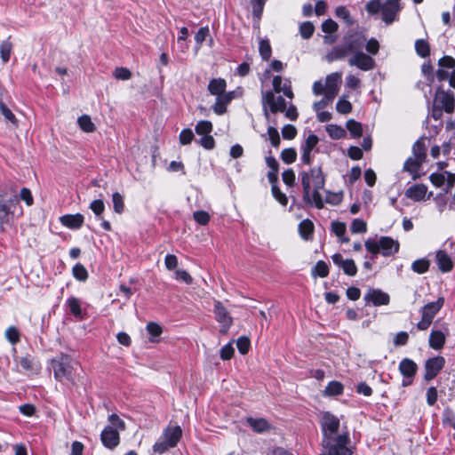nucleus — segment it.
Instances as JSON below:
<instances>
[{"label":"nucleus","mask_w":455,"mask_h":455,"mask_svg":"<svg viewBox=\"0 0 455 455\" xmlns=\"http://www.w3.org/2000/svg\"><path fill=\"white\" fill-rule=\"evenodd\" d=\"M320 427L322 430L323 452L320 455H352L353 451L348 447L350 437L348 432L338 434L340 427L339 418L329 411L321 415Z\"/></svg>","instance_id":"f257e3e1"},{"label":"nucleus","mask_w":455,"mask_h":455,"mask_svg":"<svg viewBox=\"0 0 455 455\" xmlns=\"http://www.w3.org/2000/svg\"><path fill=\"white\" fill-rule=\"evenodd\" d=\"M299 178L303 188V200L307 204L317 209L323 208V199L320 190L325 184V176L320 166H315L309 171L299 172Z\"/></svg>","instance_id":"f03ea898"},{"label":"nucleus","mask_w":455,"mask_h":455,"mask_svg":"<svg viewBox=\"0 0 455 455\" xmlns=\"http://www.w3.org/2000/svg\"><path fill=\"white\" fill-rule=\"evenodd\" d=\"M400 0H371L365 5V10L370 14L381 12L382 20L387 24H391L400 12Z\"/></svg>","instance_id":"7ed1b4c3"},{"label":"nucleus","mask_w":455,"mask_h":455,"mask_svg":"<svg viewBox=\"0 0 455 455\" xmlns=\"http://www.w3.org/2000/svg\"><path fill=\"white\" fill-rule=\"evenodd\" d=\"M181 436V427L178 425L169 424L163 430V433L157 442L153 445L154 452L163 454L169 449L176 447Z\"/></svg>","instance_id":"20e7f679"},{"label":"nucleus","mask_w":455,"mask_h":455,"mask_svg":"<svg viewBox=\"0 0 455 455\" xmlns=\"http://www.w3.org/2000/svg\"><path fill=\"white\" fill-rule=\"evenodd\" d=\"M365 246L371 254L383 253L384 255H390L397 253L399 250L398 242L388 236L368 239L365 242Z\"/></svg>","instance_id":"39448f33"},{"label":"nucleus","mask_w":455,"mask_h":455,"mask_svg":"<svg viewBox=\"0 0 455 455\" xmlns=\"http://www.w3.org/2000/svg\"><path fill=\"white\" fill-rule=\"evenodd\" d=\"M262 105L264 116L268 123H275L271 120L269 112L277 113L284 112L286 108V102L282 96L275 97L272 91H267L262 93Z\"/></svg>","instance_id":"423d86ee"},{"label":"nucleus","mask_w":455,"mask_h":455,"mask_svg":"<svg viewBox=\"0 0 455 455\" xmlns=\"http://www.w3.org/2000/svg\"><path fill=\"white\" fill-rule=\"evenodd\" d=\"M16 204L15 199L0 198V229L2 231L4 230L6 225H11L14 214L12 209L16 206Z\"/></svg>","instance_id":"0eeeda50"},{"label":"nucleus","mask_w":455,"mask_h":455,"mask_svg":"<svg viewBox=\"0 0 455 455\" xmlns=\"http://www.w3.org/2000/svg\"><path fill=\"white\" fill-rule=\"evenodd\" d=\"M213 312L216 321L220 324V331L226 334L233 323L232 317L229 315L227 308L220 301L215 302Z\"/></svg>","instance_id":"6e6552de"},{"label":"nucleus","mask_w":455,"mask_h":455,"mask_svg":"<svg viewBox=\"0 0 455 455\" xmlns=\"http://www.w3.org/2000/svg\"><path fill=\"white\" fill-rule=\"evenodd\" d=\"M418 366L414 361L409 358H403L399 363V371L403 375V387L412 384L414 376L416 375Z\"/></svg>","instance_id":"1a4fd4ad"},{"label":"nucleus","mask_w":455,"mask_h":455,"mask_svg":"<svg viewBox=\"0 0 455 455\" xmlns=\"http://www.w3.org/2000/svg\"><path fill=\"white\" fill-rule=\"evenodd\" d=\"M348 64L351 67H356L363 71L371 70L375 67L374 60L363 52H355L354 55L349 58Z\"/></svg>","instance_id":"9d476101"},{"label":"nucleus","mask_w":455,"mask_h":455,"mask_svg":"<svg viewBox=\"0 0 455 455\" xmlns=\"http://www.w3.org/2000/svg\"><path fill=\"white\" fill-rule=\"evenodd\" d=\"M434 104L442 108L445 112L451 113L454 109V97L452 93L438 89L435 95Z\"/></svg>","instance_id":"9b49d317"},{"label":"nucleus","mask_w":455,"mask_h":455,"mask_svg":"<svg viewBox=\"0 0 455 455\" xmlns=\"http://www.w3.org/2000/svg\"><path fill=\"white\" fill-rule=\"evenodd\" d=\"M445 359L443 356H435L428 359L425 363V379L429 381L433 379L443 368Z\"/></svg>","instance_id":"f8f14e48"},{"label":"nucleus","mask_w":455,"mask_h":455,"mask_svg":"<svg viewBox=\"0 0 455 455\" xmlns=\"http://www.w3.org/2000/svg\"><path fill=\"white\" fill-rule=\"evenodd\" d=\"M363 299L366 303H371L375 307H379L387 305L390 301V297L387 293L379 289L371 288L365 292Z\"/></svg>","instance_id":"ddd939ff"},{"label":"nucleus","mask_w":455,"mask_h":455,"mask_svg":"<svg viewBox=\"0 0 455 455\" xmlns=\"http://www.w3.org/2000/svg\"><path fill=\"white\" fill-rule=\"evenodd\" d=\"M429 179L432 184L437 188L444 186L446 193L450 192L451 188L455 185V174L449 172L432 173Z\"/></svg>","instance_id":"4468645a"},{"label":"nucleus","mask_w":455,"mask_h":455,"mask_svg":"<svg viewBox=\"0 0 455 455\" xmlns=\"http://www.w3.org/2000/svg\"><path fill=\"white\" fill-rule=\"evenodd\" d=\"M77 366L76 361L73 360L69 355H62L59 359V378L61 374L68 379H72L73 372Z\"/></svg>","instance_id":"2eb2a0df"},{"label":"nucleus","mask_w":455,"mask_h":455,"mask_svg":"<svg viewBox=\"0 0 455 455\" xmlns=\"http://www.w3.org/2000/svg\"><path fill=\"white\" fill-rule=\"evenodd\" d=\"M100 440L106 448L112 450L120 443L119 432L113 427H106L101 432Z\"/></svg>","instance_id":"dca6fc26"},{"label":"nucleus","mask_w":455,"mask_h":455,"mask_svg":"<svg viewBox=\"0 0 455 455\" xmlns=\"http://www.w3.org/2000/svg\"><path fill=\"white\" fill-rule=\"evenodd\" d=\"M341 82V73L335 72L328 75L325 78V92L327 98L334 99L339 92V84Z\"/></svg>","instance_id":"f3484780"},{"label":"nucleus","mask_w":455,"mask_h":455,"mask_svg":"<svg viewBox=\"0 0 455 455\" xmlns=\"http://www.w3.org/2000/svg\"><path fill=\"white\" fill-rule=\"evenodd\" d=\"M235 97V92H228L220 95L216 96V100L212 105V110L215 114L220 116L227 111V106Z\"/></svg>","instance_id":"a211bd4d"},{"label":"nucleus","mask_w":455,"mask_h":455,"mask_svg":"<svg viewBox=\"0 0 455 455\" xmlns=\"http://www.w3.org/2000/svg\"><path fill=\"white\" fill-rule=\"evenodd\" d=\"M405 196L415 202H419L429 198L432 196V192L427 195V187L426 185L416 184L407 188Z\"/></svg>","instance_id":"6ab92c4d"},{"label":"nucleus","mask_w":455,"mask_h":455,"mask_svg":"<svg viewBox=\"0 0 455 455\" xmlns=\"http://www.w3.org/2000/svg\"><path fill=\"white\" fill-rule=\"evenodd\" d=\"M319 139L315 134H309L302 145L301 161L305 164H311V153L318 144Z\"/></svg>","instance_id":"aec40b11"},{"label":"nucleus","mask_w":455,"mask_h":455,"mask_svg":"<svg viewBox=\"0 0 455 455\" xmlns=\"http://www.w3.org/2000/svg\"><path fill=\"white\" fill-rule=\"evenodd\" d=\"M455 66V60L451 56H443L438 61V69L436 71V77L439 81L447 80L449 77L450 70Z\"/></svg>","instance_id":"412c9836"},{"label":"nucleus","mask_w":455,"mask_h":455,"mask_svg":"<svg viewBox=\"0 0 455 455\" xmlns=\"http://www.w3.org/2000/svg\"><path fill=\"white\" fill-rule=\"evenodd\" d=\"M61 224L70 229H78L84 223V218L80 213L63 215L60 219Z\"/></svg>","instance_id":"4be33fe9"},{"label":"nucleus","mask_w":455,"mask_h":455,"mask_svg":"<svg viewBox=\"0 0 455 455\" xmlns=\"http://www.w3.org/2000/svg\"><path fill=\"white\" fill-rule=\"evenodd\" d=\"M444 299L439 298L436 301L427 303L422 308V316L433 321L435 315L443 306Z\"/></svg>","instance_id":"5701e85b"},{"label":"nucleus","mask_w":455,"mask_h":455,"mask_svg":"<svg viewBox=\"0 0 455 455\" xmlns=\"http://www.w3.org/2000/svg\"><path fill=\"white\" fill-rule=\"evenodd\" d=\"M273 88L277 93L283 92L289 99H292L294 94L291 87V82L286 81L283 84V79L280 76H275L273 78Z\"/></svg>","instance_id":"b1692460"},{"label":"nucleus","mask_w":455,"mask_h":455,"mask_svg":"<svg viewBox=\"0 0 455 455\" xmlns=\"http://www.w3.org/2000/svg\"><path fill=\"white\" fill-rule=\"evenodd\" d=\"M333 261L348 275H355L357 272L356 266L352 259L333 258Z\"/></svg>","instance_id":"393cba45"},{"label":"nucleus","mask_w":455,"mask_h":455,"mask_svg":"<svg viewBox=\"0 0 455 455\" xmlns=\"http://www.w3.org/2000/svg\"><path fill=\"white\" fill-rule=\"evenodd\" d=\"M227 82L223 78H214L209 82L208 91L212 95L217 96L226 92Z\"/></svg>","instance_id":"a878e982"},{"label":"nucleus","mask_w":455,"mask_h":455,"mask_svg":"<svg viewBox=\"0 0 455 455\" xmlns=\"http://www.w3.org/2000/svg\"><path fill=\"white\" fill-rule=\"evenodd\" d=\"M348 53H350V51L348 50V47L345 44L342 46L334 47L331 51H330L327 53L325 58L327 61L332 62L334 60L345 58Z\"/></svg>","instance_id":"bb28decb"},{"label":"nucleus","mask_w":455,"mask_h":455,"mask_svg":"<svg viewBox=\"0 0 455 455\" xmlns=\"http://www.w3.org/2000/svg\"><path fill=\"white\" fill-rule=\"evenodd\" d=\"M445 342V335L441 331H432L429 336V346L435 349H441Z\"/></svg>","instance_id":"cd10ccee"},{"label":"nucleus","mask_w":455,"mask_h":455,"mask_svg":"<svg viewBox=\"0 0 455 455\" xmlns=\"http://www.w3.org/2000/svg\"><path fill=\"white\" fill-rule=\"evenodd\" d=\"M423 161L414 157L411 156L407 159V161L404 163L403 169L410 172L412 175L413 179H416L418 177V172L419 170V167L421 165Z\"/></svg>","instance_id":"c85d7f7f"},{"label":"nucleus","mask_w":455,"mask_h":455,"mask_svg":"<svg viewBox=\"0 0 455 455\" xmlns=\"http://www.w3.org/2000/svg\"><path fill=\"white\" fill-rule=\"evenodd\" d=\"M344 386L339 381H331L326 386L325 389L323 390V395L324 396H336L339 395L343 393Z\"/></svg>","instance_id":"c756f323"},{"label":"nucleus","mask_w":455,"mask_h":455,"mask_svg":"<svg viewBox=\"0 0 455 455\" xmlns=\"http://www.w3.org/2000/svg\"><path fill=\"white\" fill-rule=\"evenodd\" d=\"M67 309L76 317L82 318L81 301L75 298L70 297L66 301Z\"/></svg>","instance_id":"7c9ffc66"},{"label":"nucleus","mask_w":455,"mask_h":455,"mask_svg":"<svg viewBox=\"0 0 455 455\" xmlns=\"http://www.w3.org/2000/svg\"><path fill=\"white\" fill-rule=\"evenodd\" d=\"M249 426L257 433H263L269 429L268 422L264 419L248 418Z\"/></svg>","instance_id":"2f4dec72"},{"label":"nucleus","mask_w":455,"mask_h":455,"mask_svg":"<svg viewBox=\"0 0 455 455\" xmlns=\"http://www.w3.org/2000/svg\"><path fill=\"white\" fill-rule=\"evenodd\" d=\"M365 42V38L360 36H351L349 37L346 44L348 47L350 52H361L362 47L363 46Z\"/></svg>","instance_id":"473e14b6"},{"label":"nucleus","mask_w":455,"mask_h":455,"mask_svg":"<svg viewBox=\"0 0 455 455\" xmlns=\"http://www.w3.org/2000/svg\"><path fill=\"white\" fill-rule=\"evenodd\" d=\"M77 124L80 129L84 132H93L96 130L95 124L92 123L91 116L88 115L81 116L77 120Z\"/></svg>","instance_id":"72a5a7b5"},{"label":"nucleus","mask_w":455,"mask_h":455,"mask_svg":"<svg viewBox=\"0 0 455 455\" xmlns=\"http://www.w3.org/2000/svg\"><path fill=\"white\" fill-rule=\"evenodd\" d=\"M314 278L326 277L329 275V267L323 260H319L311 270Z\"/></svg>","instance_id":"f704fd0d"},{"label":"nucleus","mask_w":455,"mask_h":455,"mask_svg":"<svg viewBox=\"0 0 455 455\" xmlns=\"http://www.w3.org/2000/svg\"><path fill=\"white\" fill-rule=\"evenodd\" d=\"M314 231V224L309 220H302L299 225V232L303 239H308Z\"/></svg>","instance_id":"c9c22d12"},{"label":"nucleus","mask_w":455,"mask_h":455,"mask_svg":"<svg viewBox=\"0 0 455 455\" xmlns=\"http://www.w3.org/2000/svg\"><path fill=\"white\" fill-rule=\"evenodd\" d=\"M328 135L333 140H339L346 136V130L337 124H328L325 127Z\"/></svg>","instance_id":"e433bc0d"},{"label":"nucleus","mask_w":455,"mask_h":455,"mask_svg":"<svg viewBox=\"0 0 455 455\" xmlns=\"http://www.w3.org/2000/svg\"><path fill=\"white\" fill-rule=\"evenodd\" d=\"M195 130L199 136L209 135L212 132V124L207 120L199 121L196 124Z\"/></svg>","instance_id":"4c0bfd02"},{"label":"nucleus","mask_w":455,"mask_h":455,"mask_svg":"<svg viewBox=\"0 0 455 455\" xmlns=\"http://www.w3.org/2000/svg\"><path fill=\"white\" fill-rule=\"evenodd\" d=\"M12 50V44L9 39L4 40L1 43L0 56H1L3 62L6 63L10 60Z\"/></svg>","instance_id":"58836bf2"},{"label":"nucleus","mask_w":455,"mask_h":455,"mask_svg":"<svg viewBox=\"0 0 455 455\" xmlns=\"http://www.w3.org/2000/svg\"><path fill=\"white\" fill-rule=\"evenodd\" d=\"M415 50L419 56L426 58L430 53V46L424 39H419L415 42Z\"/></svg>","instance_id":"ea45409f"},{"label":"nucleus","mask_w":455,"mask_h":455,"mask_svg":"<svg viewBox=\"0 0 455 455\" xmlns=\"http://www.w3.org/2000/svg\"><path fill=\"white\" fill-rule=\"evenodd\" d=\"M347 129L354 138L361 137L363 134L362 124L354 119H350L347 122Z\"/></svg>","instance_id":"a19ab883"},{"label":"nucleus","mask_w":455,"mask_h":455,"mask_svg":"<svg viewBox=\"0 0 455 455\" xmlns=\"http://www.w3.org/2000/svg\"><path fill=\"white\" fill-rule=\"evenodd\" d=\"M422 76L427 80L429 84L435 81L434 68L429 61H426L421 66Z\"/></svg>","instance_id":"79ce46f5"},{"label":"nucleus","mask_w":455,"mask_h":455,"mask_svg":"<svg viewBox=\"0 0 455 455\" xmlns=\"http://www.w3.org/2000/svg\"><path fill=\"white\" fill-rule=\"evenodd\" d=\"M0 112L7 122H10L14 127L18 126L16 116L4 103L0 104Z\"/></svg>","instance_id":"37998d69"},{"label":"nucleus","mask_w":455,"mask_h":455,"mask_svg":"<svg viewBox=\"0 0 455 455\" xmlns=\"http://www.w3.org/2000/svg\"><path fill=\"white\" fill-rule=\"evenodd\" d=\"M336 109L339 113L346 115L352 111V104L346 96H343L338 100Z\"/></svg>","instance_id":"c03bdc74"},{"label":"nucleus","mask_w":455,"mask_h":455,"mask_svg":"<svg viewBox=\"0 0 455 455\" xmlns=\"http://www.w3.org/2000/svg\"><path fill=\"white\" fill-rule=\"evenodd\" d=\"M335 15L337 18L343 20L347 25L353 24V20L350 16V12L345 6H338L335 9Z\"/></svg>","instance_id":"a18cd8bd"},{"label":"nucleus","mask_w":455,"mask_h":455,"mask_svg":"<svg viewBox=\"0 0 455 455\" xmlns=\"http://www.w3.org/2000/svg\"><path fill=\"white\" fill-rule=\"evenodd\" d=\"M412 153L414 157L424 161L426 157V147L422 140H418L412 148Z\"/></svg>","instance_id":"49530a36"},{"label":"nucleus","mask_w":455,"mask_h":455,"mask_svg":"<svg viewBox=\"0 0 455 455\" xmlns=\"http://www.w3.org/2000/svg\"><path fill=\"white\" fill-rule=\"evenodd\" d=\"M331 228L333 233L339 237L340 242H345L347 239L345 238L346 234V225L342 222H333L331 224Z\"/></svg>","instance_id":"de8ad7c7"},{"label":"nucleus","mask_w":455,"mask_h":455,"mask_svg":"<svg viewBox=\"0 0 455 455\" xmlns=\"http://www.w3.org/2000/svg\"><path fill=\"white\" fill-rule=\"evenodd\" d=\"M428 267L429 262L425 258H421L415 260L411 265V268L413 269V271L419 274L425 273L428 269Z\"/></svg>","instance_id":"09e8293b"},{"label":"nucleus","mask_w":455,"mask_h":455,"mask_svg":"<svg viewBox=\"0 0 455 455\" xmlns=\"http://www.w3.org/2000/svg\"><path fill=\"white\" fill-rule=\"evenodd\" d=\"M259 54L264 60H268L271 57V46L267 40H260L259 47Z\"/></svg>","instance_id":"8fccbe9b"},{"label":"nucleus","mask_w":455,"mask_h":455,"mask_svg":"<svg viewBox=\"0 0 455 455\" xmlns=\"http://www.w3.org/2000/svg\"><path fill=\"white\" fill-rule=\"evenodd\" d=\"M73 275L75 276L76 279H77L78 281H85L88 277V272L86 270V268L81 265V264H76L74 267H73Z\"/></svg>","instance_id":"3c124183"},{"label":"nucleus","mask_w":455,"mask_h":455,"mask_svg":"<svg viewBox=\"0 0 455 455\" xmlns=\"http://www.w3.org/2000/svg\"><path fill=\"white\" fill-rule=\"evenodd\" d=\"M343 199V193L342 192H331L326 191V196L325 201L327 204H332V205H338L341 203Z\"/></svg>","instance_id":"603ef678"},{"label":"nucleus","mask_w":455,"mask_h":455,"mask_svg":"<svg viewBox=\"0 0 455 455\" xmlns=\"http://www.w3.org/2000/svg\"><path fill=\"white\" fill-rule=\"evenodd\" d=\"M315 28L310 21H305L299 26V33L305 39H308L313 36Z\"/></svg>","instance_id":"864d4df0"},{"label":"nucleus","mask_w":455,"mask_h":455,"mask_svg":"<svg viewBox=\"0 0 455 455\" xmlns=\"http://www.w3.org/2000/svg\"><path fill=\"white\" fill-rule=\"evenodd\" d=\"M281 158L287 164L294 163L297 158L296 150L291 148L283 149L281 153Z\"/></svg>","instance_id":"5fc2aeb1"},{"label":"nucleus","mask_w":455,"mask_h":455,"mask_svg":"<svg viewBox=\"0 0 455 455\" xmlns=\"http://www.w3.org/2000/svg\"><path fill=\"white\" fill-rule=\"evenodd\" d=\"M267 136L271 145L275 148H278L281 140L277 129L273 126H269L267 128Z\"/></svg>","instance_id":"6e6d98bb"},{"label":"nucleus","mask_w":455,"mask_h":455,"mask_svg":"<svg viewBox=\"0 0 455 455\" xmlns=\"http://www.w3.org/2000/svg\"><path fill=\"white\" fill-rule=\"evenodd\" d=\"M147 331H148V333L151 335V339L150 340L152 342H156V338H157L158 336L161 335V333L163 332V329L162 327L156 323H148V325H147Z\"/></svg>","instance_id":"4d7b16f0"},{"label":"nucleus","mask_w":455,"mask_h":455,"mask_svg":"<svg viewBox=\"0 0 455 455\" xmlns=\"http://www.w3.org/2000/svg\"><path fill=\"white\" fill-rule=\"evenodd\" d=\"M350 229L353 233H365L367 231L366 222L361 219H355L352 223Z\"/></svg>","instance_id":"13d9d810"},{"label":"nucleus","mask_w":455,"mask_h":455,"mask_svg":"<svg viewBox=\"0 0 455 455\" xmlns=\"http://www.w3.org/2000/svg\"><path fill=\"white\" fill-rule=\"evenodd\" d=\"M194 133L191 129L187 128L180 132L179 140L181 145H188L194 140Z\"/></svg>","instance_id":"bf43d9fd"},{"label":"nucleus","mask_w":455,"mask_h":455,"mask_svg":"<svg viewBox=\"0 0 455 455\" xmlns=\"http://www.w3.org/2000/svg\"><path fill=\"white\" fill-rule=\"evenodd\" d=\"M20 367L27 371H34L36 370V363L34 359L25 356L20 358Z\"/></svg>","instance_id":"052dcab7"},{"label":"nucleus","mask_w":455,"mask_h":455,"mask_svg":"<svg viewBox=\"0 0 455 455\" xmlns=\"http://www.w3.org/2000/svg\"><path fill=\"white\" fill-rule=\"evenodd\" d=\"M272 194L275 199L279 202L282 205L285 206L288 204V198L284 193H283L276 185L272 186Z\"/></svg>","instance_id":"680f3d73"},{"label":"nucleus","mask_w":455,"mask_h":455,"mask_svg":"<svg viewBox=\"0 0 455 455\" xmlns=\"http://www.w3.org/2000/svg\"><path fill=\"white\" fill-rule=\"evenodd\" d=\"M112 201L115 212L117 213L123 212L124 208L123 196L119 193L116 192L112 196Z\"/></svg>","instance_id":"e2e57ef3"},{"label":"nucleus","mask_w":455,"mask_h":455,"mask_svg":"<svg viewBox=\"0 0 455 455\" xmlns=\"http://www.w3.org/2000/svg\"><path fill=\"white\" fill-rule=\"evenodd\" d=\"M108 421L110 422L109 427H113V428L117 429L118 432L119 430L123 431L125 429V423L116 414L109 415Z\"/></svg>","instance_id":"0e129e2a"},{"label":"nucleus","mask_w":455,"mask_h":455,"mask_svg":"<svg viewBox=\"0 0 455 455\" xmlns=\"http://www.w3.org/2000/svg\"><path fill=\"white\" fill-rule=\"evenodd\" d=\"M5 338L8 339L9 342L12 344H16L20 341V332L19 331L13 327L11 326L5 331Z\"/></svg>","instance_id":"69168bd1"},{"label":"nucleus","mask_w":455,"mask_h":455,"mask_svg":"<svg viewBox=\"0 0 455 455\" xmlns=\"http://www.w3.org/2000/svg\"><path fill=\"white\" fill-rule=\"evenodd\" d=\"M437 266L442 272H449L453 267L451 258H437Z\"/></svg>","instance_id":"338daca9"},{"label":"nucleus","mask_w":455,"mask_h":455,"mask_svg":"<svg viewBox=\"0 0 455 455\" xmlns=\"http://www.w3.org/2000/svg\"><path fill=\"white\" fill-rule=\"evenodd\" d=\"M114 76L118 80L125 81L132 77V73L126 68H116L114 71Z\"/></svg>","instance_id":"774afa93"}]
</instances>
